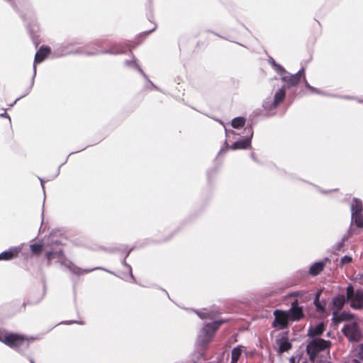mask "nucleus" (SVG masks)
Instances as JSON below:
<instances>
[{
  "instance_id": "37",
  "label": "nucleus",
  "mask_w": 363,
  "mask_h": 363,
  "mask_svg": "<svg viewBox=\"0 0 363 363\" xmlns=\"http://www.w3.org/2000/svg\"><path fill=\"white\" fill-rule=\"evenodd\" d=\"M344 244L339 241L337 244L333 245V249L334 252H337L342 250Z\"/></svg>"
},
{
  "instance_id": "19",
  "label": "nucleus",
  "mask_w": 363,
  "mask_h": 363,
  "mask_svg": "<svg viewBox=\"0 0 363 363\" xmlns=\"http://www.w3.org/2000/svg\"><path fill=\"white\" fill-rule=\"evenodd\" d=\"M325 330V325L323 323H319L315 327H310L308 330V335L311 337L321 335Z\"/></svg>"
},
{
  "instance_id": "46",
  "label": "nucleus",
  "mask_w": 363,
  "mask_h": 363,
  "mask_svg": "<svg viewBox=\"0 0 363 363\" xmlns=\"http://www.w3.org/2000/svg\"><path fill=\"white\" fill-rule=\"evenodd\" d=\"M305 86H306L308 89H309V90H311V89H313V86H311V85L309 84V83H308L306 79H305Z\"/></svg>"
},
{
  "instance_id": "38",
  "label": "nucleus",
  "mask_w": 363,
  "mask_h": 363,
  "mask_svg": "<svg viewBox=\"0 0 363 363\" xmlns=\"http://www.w3.org/2000/svg\"><path fill=\"white\" fill-rule=\"evenodd\" d=\"M8 332L0 328V342L4 343V338L6 337Z\"/></svg>"
},
{
  "instance_id": "59",
  "label": "nucleus",
  "mask_w": 363,
  "mask_h": 363,
  "mask_svg": "<svg viewBox=\"0 0 363 363\" xmlns=\"http://www.w3.org/2000/svg\"><path fill=\"white\" fill-rule=\"evenodd\" d=\"M302 363H308L306 361L303 362Z\"/></svg>"
},
{
  "instance_id": "48",
  "label": "nucleus",
  "mask_w": 363,
  "mask_h": 363,
  "mask_svg": "<svg viewBox=\"0 0 363 363\" xmlns=\"http://www.w3.org/2000/svg\"><path fill=\"white\" fill-rule=\"evenodd\" d=\"M290 363H298V362H296V358L294 357H292L289 359Z\"/></svg>"
},
{
  "instance_id": "35",
  "label": "nucleus",
  "mask_w": 363,
  "mask_h": 363,
  "mask_svg": "<svg viewBox=\"0 0 363 363\" xmlns=\"http://www.w3.org/2000/svg\"><path fill=\"white\" fill-rule=\"evenodd\" d=\"M133 249H134L133 247H130V248L126 247L124 250L121 251V257H125V259H126L129 256L130 252L133 250Z\"/></svg>"
},
{
  "instance_id": "21",
  "label": "nucleus",
  "mask_w": 363,
  "mask_h": 363,
  "mask_svg": "<svg viewBox=\"0 0 363 363\" xmlns=\"http://www.w3.org/2000/svg\"><path fill=\"white\" fill-rule=\"evenodd\" d=\"M125 65L128 67H131L137 69L141 75L145 78L147 79V75L144 72L140 65L137 63V60L135 57H133L130 60H125L124 62Z\"/></svg>"
},
{
  "instance_id": "13",
  "label": "nucleus",
  "mask_w": 363,
  "mask_h": 363,
  "mask_svg": "<svg viewBox=\"0 0 363 363\" xmlns=\"http://www.w3.org/2000/svg\"><path fill=\"white\" fill-rule=\"evenodd\" d=\"M298 74H291L289 72H286L283 74L281 77V81L284 83V85L280 88L283 89L284 94H286V89H290L291 87L296 86L299 83V80L296 77Z\"/></svg>"
},
{
  "instance_id": "1",
  "label": "nucleus",
  "mask_w": 363,
  "mask_h": 363,
  "mask_svg": "<svg viewBox=\"0 0 363 363\" xmlns=\"http://www.w3.org/2000/svg\"><path fill=\"white\" fill-rule=\"evenodd\" d=\"M79 43L75 40L64 43V47L67 50L66 54L70 55H97L103 54L119 55L125 52V48L123 43L109 45L106 40H97L94 43L85 46L78 47L76 49L68 50L69 47L78 45Z\"/></svg>"
},
{
  "instance_id": "31",
  "label": "nucleus",
  "mask_w": 363,
  "mask_h": 363,
  "mask_svg": "<svg viewBox=\"0 0 363 363\" xmlns=\"http://www.w3.org/2000/svg\"><path fill=\"white\" fill-rule=\"evenodd\" d=\"M346 291H347V294H346L345 297L347 298V300L349 301V300H350L352 296H353L354 293L355 292L356 290L354 289V287L352 284H349L346 288Z\"/></svg>"
},
{
  "instance_id": "14",
  "label": "nucleus",
  "mask_w": 363,
  "mask_h": 363,
  "mask_svg": "<svg viewBox=\"0 0 363 363\" xmlns=\"http://www.w3.org/2000/svg\"><path fill=\"white\" fill-rule=\"evenodd\" d=\"M349 301H350V306L353 309H363V289H356L353 296Z\"/></svg>"
},
{
  "instance_id": "51",
  "label": "nucleus",
  "mask_w": 363,
  "mask_h": 363,
  "mask_svg": "<svg viewBox=\"0 0 363 363\" xmlns=\"http://www.w3.org/2000/svg\"><path fill=\"white\" fill-rule=\"evenodd\" d=\"M39 179H40V182H41V186H42V188L43 189V191L45 192V187H44L43 180L41 178H39Z\"/></svg>"
},
{
  "instance_id": "30",
  "label": "nucleus",
  "mask_w": 363,
  "mask_h": 363,
  "mask_svg": "<svg viewBox=\"0 0 363 363\" xmlns=\"http://www.w3.org/2000/svg\"><path fill=\"white\" fill-rule=\"evenodd\" d=\"M26 345H19V346H17L16 350L17 352H18L19 353H21V354L23 355H26L27 354V352L29 349V347H30V343H29V341L26 339Z\"/></svg>"
},
{
  "instance_id": "25",
  "label": "nucleus",
  "mask_w": 363,
  "mask_h": 363,
  "mask_svg": "<svg viewBox=\"0 0 363 363\" xmlns=\"http://www.w3.org/2000/svg\"><path fill=\"white\" fill-rule=\"evenodd\" d=\"M245 118L244 117H236L232 120L231 125L234 128H240L245 125Z\"/></svg>"
},
{
  "instance_id": "34",
  "label": "nucleus",
  "mask_w": 363,
  "mask_h": 363,
  "mask_svg": "<svg viewBox=\"0 0 363 363\" xmlns=\"http://www.w3.org/2000/svg\"><path fill=\"white\" fill-rule=\"evenodd\" d=\"M149 11L147 13V19L150 21V22H153V20H154V13H153V9H152V4H150L149 6Z\"/></svg>"
},
{
  "instance_id": "41",
  "label": "nucleus",
  "mask_w": 363,
  "mask_h": 363,
  "mask_svg": "<svg viewBox=\"0 0 363 363\" xmlns=\"http://www.w3.org/2000/svg\"><path fill=\"white\" fill-rule=\"evenodd\" d=\"M295 74H298L296 77H298V79L300 81L301 77L304 75V70L303 69H299Z\"/></svg>"
},
{
  "instance_id": "2",
  "label": "nucleus",
  "mask_w": 363,
  "mask_h": 363,
  "mask_svg": "<svg viewBox=\"0 0 363 363\" xmlns=\"http://www.w3.org/2000/svg\"><path fill=\"white\" fill-rule=\"evenodd\" d=\"M45 257L47 259V265L50 266L52 258H57V262H59L61 265L65 267L68 269L72 273L80 275L83 273H89L92 271L96 269H101L108 272L112 274H115L113 272H111L108 269H106L103 267H94L92 269H82L80 267H77L74 264L71 260L67 259L64 253L63 250L61 247L52 248L51 250L47 251L45 253Z\"/></svg>"
},
{
  "instance_id": "43",
  "label": "nucleus",
  "mask_w": 363,
  "mask_h": 363,
  "mask_svg": "<svg viewBox=\"0 0 363 363\" xmlns=\"http://www.w3.org/2000/svg\"><path fill=\"white\" fill-rule=\"evenodd\" d=\"M62 323H65V324L77 323V324L82 325L83 322L82 321H76V320H67V321L63 322Z\"/></svg>"
},
{
  "instance_id": "12",
  "label": "nucleus",
  "mask_w": 363,
  "mask_h": 363,
  "mask_svg": "<svg viewBox=\"0 0 363 363\" xmlns=\"http://www.w3.org/2000/svg\"><path fill=\"white\" fill-rule=\"evenodd\" d=\"M291 321H299L304 317L303 309L297 300L291 303V308L286 311Z\"/></svg>"
},
{
  "instance_id": "11",
  "label": "nucleus",
  "mask_w": 363,
  "mask_h": 363,
  "mask_svg": "<svg viewBox=\"0 0 363 363\" xmlns=\"http://www.w3.org/2000/svg\"><path fill=\"white\" fill-rule=\"evenodd\" d=\"M273 314L274 315L273 327H279L280 329H285L288 327L290 320L286 311L277 309Z\"/></svg>"
},
{
  "instance_id": "52",
  "label": "nucleus",
  "mask_w": 363,
  "mask_h": 363,
  "mask_svg": "<svg viewBox=\"0 0 363 363\" xmlns=\"http://www.w3.org/2000/svg\"><path fill=\"white\" fill-rule=\"evenodd\" d=\"M341 98L345 99H353L352 97H350L349 96H341Z\"/></svg>"
},
{
  "instance_id": "3",
  "label": "nucleus",
  "mask_w": 363,
  "mask_h": 363,
  "mask_svg": "<svg viewBox=\"0 0 363 363\" xmlns=\"http://www.w3.org/2000/svg\"><path fill=\"white\" fill-rule=\"evenodd\" d=\"M9 2L13 9L16 11L20 13V16L21 18L24 21L25 26L27 28L28 31L29 32L31 38L35 42V33L38 30V26L35 22V13L32 9H26V11H18V7L13 0H6Z\"/></svg>"
},
{
  "instance_id": "29",
  "label": "nucleus",
  "mask_w": 363,
  "mask_h": 363,
  "mask_svg": "<svg viewBox=\"0 0 363 363\" xmlns=\"http://www.w3.org/2000/svg\"><path fill=\"white\" fill-rule=\"evenodd\" d=\"M126 259H125V257H122L121 259V264L127 268L128 271V273H129V275H130V278L131 279V281L133 282H134L135 281V279L133 274V271H132V267L131 266L128 264L125 261Z\"/></svg>"
},
{
  "instance_id": "9",
  "label": "nucleus",
  "mask_w": 363,
  "mask_h": 363,
  "mask_svg": "<svg viewBox=\"0 0 363 363\" xmlns=\"http://www.w3.org/2000/svg\"><path fill=\"white\" fill-rule=\"evenodd\" d=\"M342 333L350 342H359L361 340V330L357 323L345 324L342 328Z\"/></svg>"
},
{
  "instance_id": "8",
  "label": "nucleus",
  "mask_w": 363,
  "mask_h": 363,
  "mask_svg": "<svg viewBox=\"0 0 363 363\" xmlns=\"http://www.w3.org/2000/svg\"><path fill=\"white\" fill-rule=\"evenodd\" d=\"M50 49L49 48H45L44 46H42L36 52L35 57H34L33 65V77L31 79V82H30V86L28 88L27 91L23 95L19 96L14 101L13 104L16 103L17 101H18L19 99L26 96L27 94H28L30 93V91L32 89V87L34 84L35 77L36 76V64L42 62L45 59V57L48 56V55L50 53Z\"/></svg>"
},
{
  "instance_id": "7",
  "label": "nucleus",
  "mask_w": 363,
  "mask_h": 363,
  "mask_svg": "<svg viewBox=\"0 0 363 363\" xmlns=\"http://www.w3.org/2000/svg\"><path fill=\"white\" fill-rule=\"evenodd\" d=\"M284 99L285 94L283 89H279L276 91L273 98L267 97L262 103V108L265 111L264 116L267 117L274 116L275 114L274 111Z\"/></svg>"
},
{
  "instance_id": "40",
  "label": "nucleus",
  "mask_w": 363,
  "mask_h": 363,
  "mask_svg": "<svg viewBox=\"0 0 363 363\" xmlns=\"http://www.w3.org/2000/svg\"><path fill=\"white\" fill-rule=\"evenodd\" d=\"M355 281L363 285V274H358L355 277Z\"/></svg>"
},
{
  "instance_id": "27",
  "label": "nucleus",
  "mask_w": 363,
  "mask_h": 363,
  "mask_svg": "<svg viewBox=\"0 0 363 363\" xmlns=\"http://www.w3.org/2000/svg\"><path fill=\"white\" fill-rule=\"evenodd\" d=\"M194 312L198 315V316L201 319H213V313L206 309H204L203 311H194Z\"/></svg>"
},
{
  "instance_id": "54",
  "label": "nucleus",
  "mask_w": 363,
  "mask_h": 363,
  "mask_svg": "<svg viewBox=\"0 0 363 363\" xmlns=\"http://www.w3.org/2000/svg\"><path fill=\"white\" fill-rule=\"evenodd\" d=\"M28 360H29V362H30V363H35V362H34L33 359V358H31L30 357H28Z\"/></svg>"
},
{
  "instance_id": "49",
  "label": "nucleus",
  "mask_w": 363,
  "mask_h": 363,
  "mask_svg": "<svg viewBox=\"0 0 363 363\" xmlns=\"http://www.w3.org/2000/svg\"><path fill=\"white\" fill-rule=\"evenodd\" d=\"M0 116L1 117L8 118L9 119V121H11V118H10L9 116L6 112H4V113L1 114Z\"/></svg>"
},
{
  "instance_id": "57",
  "label": "nucleus",
  "mask_w": 363,
  "mask_h": 363,
  "mask_svg": "<svg viewBox=\"0 0 363 363\" xmlns=\"http://www.w3.org/2000/svg\"><path fill=\"white\" fill-rule=\"evenodd\" d=\"M68 157H69V155H67V159H66L65 162H64L65 163L67 162V160Z\"/></svg>"
},
{
  "instance_id": "32",
  "label": "nucleus",
  "mask_w": 363,
  "mask_h": 363,
  "mask_svg": "<svg viewBox=\"0 0 363 363\" xmlns=\"http://www.w3.org/2000/svg\"><path fill=\"white\" fill-rule=\"evenodd\" d=\"M274 69L280 74L281 77L283 76V74H286L287 71L284 69V67H282L281 65L277 63L274 67Z\"/></svg>"
},
{
  "instance_id": "23",
  "label": "nucleus",
  "mask_w": 363,
  "mask_h": 363,
  "mask_svg": "<svg viewBox=\"0 0 363 363\" xmlns=\"http://www.w3.org/2000/svg\"><path fill=\"white\" fill-rule=\"evenodd\" d=\"M350 208L352 214L361 213L362 211V201L359 199L354 198Z\"/></svg>"
},
{
  "instance_id": "36",
  "label": "nucleus",
  "mask_w": 363,
  "mask_h": 363,
  "mask_svg": "<svg viewBox=\"0 0 363 363\" xmlns=\"http://www.w3.org/2000/svg\"><path fill=\"white\" fill-rule=\"evenodd\" d=\"M352 261V257L349 255H345L341 258L340 262L342 265L350 263Z\"/></svg>"
},
{
  "instance_id": "5",
  "label": "nucleus",
  "mask_w": 363,
  "mask_h": 363,
  "mask_svg": "<svg viewBox=\"0 0 363 363\" xmlns=\"http://www.w3.org/2000/svg\"><path fill=\"white\" fill-rule=\"evenodd\" d=\"M331 345L330 340H326L322 338L313 339L306 345V353L309 356V360L315 363L317 355L319 352L328 349Z\"/></svg>"
},
{
  "instance_id": "53",
  "label": "nucleus",
  "mask_w": 363,
  "mask_h": 363,
  "mask_svg": "<svg viewBox=\"0 0 363 363\" xmlns=\"http://www.w3.org/2000/svg\"><path fill=\"white\" fill-rule=\"evenodd\" d=\"M156 28H157V25H155L154 28H153L152 29H151L150 30H149V31L147 32V33H148V34H149V33H151L152 32H153L154 30H155Z\"/></svg>"
},
{
  "instance_id": "16",
  "label": "nucleus",
  "mask_w": 363,
  "mask_h": 363,
  "mask_svg": "<svg viewBox=\"0 0 363 363\" xmlns=\"http://www.w3.org/2000/svg\"><path fill=\"white\" fill-rule=\"evenodd\" d=\"M330 261L328 257H325L323 260L313 263L309 268V274L313 277L318 275Z\"/></svg>"
},
{
  "instance_id": "24",
  "label": "nucleus",
  "mask_w": 363,
  "mask_h": 363,
  "mask_svg": "<svg viewBox=\"0 0 363 363\" xmlns=\"http://www.w3.org/2000/svg\"><path fill=\"white\" fill-rule=\"evenodd\" d=\"M354 224L357 228L363 227V216L361 213H351V225Z\"/></svg>"
},
{
  "instance_id": "20",
  "label": "nucleus",
  "mask_w": 363,
  "mask_h": 363,
  "mask_svg": "<svg viewBox=\"0 0 363 363\" xmlns=\"http://www.w3.org/2000/svg\"><path fill=\"white\" fill-rule=\"evenodd\" d=\"M346 301H348L345 295L338 294L333 298L332 303L334 308H335L337 311H339L343 307Z\"/></svg>"
},
{
  "instance_id": "42",
  "label": "nucleus",
  "mask_w": 363,
  "mask_h": 363,
  "mask_svg": "<svg viewBox=\"0 0 363 363\" xmlns=\"http://www.w3.org/2000/svg\"><path fill=\"white\" fill-rule=\"evenodd\" d=\"M359 357L360 359L363 360V344L360 345L359 346Z\"/></svg>"
},
{
  "instance_id": "39",
  "label": "nucleus",
  "mask_w": 363,
  "mask_h": 363,
  "mask_svg": "<svg viewBox=\"0 0 363 363\" xmlns=\"http://www.w3.org/2000/svg\"><path fill=\"white\" fill-rule=\"evenodd\" d=\"M352 229L350 228V230H348V234L346 235H344L340 242H341L342 243H343L345 245V242L348 240V238L352 235Z\"/></svg>"
},
{
  "instance_id": "26",
  "label": "nucleus",
  "mask_w": 363,
  "mask_h": 363,
  "mask_svg": "<svg viewBox=\"0 0 363 363\" xmlns=\"http://www.w3.org/2000/svg\"><path fill=\"white\" fill-rule=\"evenodd\" d=\"M43 247L41 243H33L30 245V251L34 255H39L43 252Z\"/></svg>"
},
{
  "instance_id": "10",
  "label": "nucleus",
  "mask_w": 363,
  "mask_h": 363,
  "mask_svg": "<svg viewBox=\"0 0 363 363\" xmlns=\"http://www.w3.org/2000/svg\"><path fill=\"white\" fill-rule=\"evenodd\" d=\"M6 345L13 349H16L17 346L26 345V338L23 335H21L16 333H8L6 337L4 338V343Z\"/></svg>"
},
{
  "instance_id": "28",
  "label": "nucleus",
  "mask_w": 363,
  "mask_h": 363,
  "mask_svg": "<svg viewBox=\"0 0 363 363\" xmlns=\"http://www.w3.org/2000/svg\"><path fill=\"white\" fill-rule=\"evenodd\" d=\"M320 293H317L313 300V303L315 306V309L318 312H324L325 306L322 305L319 299Z\"/></svg>"
},
{
  "instance_id": "55",
  "label": "nucleus",
  "mask_w": 363,
  "mask_h": 363,
  "mask_svg": "<svg viewBox=\"0 0 363 363\" xmlns=\"http://www.w3.org/2000/svg\"><path fill=\"white\" fill-rule=\"evenodd\" d=\"M58 245H61V242H56V246H58Z\"/></svg>"
},
{
  "instance_id": "18",
  "label": "nucleus",
  "mask_w": 363,
  "mask_h": 363,
  "mask_svg": "<svg viewBox=\"0 0 363 363\" xmlns=\"http://www.w3.org/2000/svg\"><path fill=\"white\" fill-rule=\"evenodd\" d=\"M352 317V315L346 311H342L340 314H336L334 312L332 320L335 325H337L342 321H347L350 320Z\"/></svg>"
},
{
  "instance_id": "58",
  "label": "nucleus",
  "mask_w": 363,
  "mask_h": 363,
  "mask_svg": "<svg viewBox=\"0 0 363 363\" xmlns=\"http://www.w3.org/2000/svg\"><path fill=\"white\" fill-rule=\"evenodd\" d=\"M359 102H363V100H359Z\"/></svg>"
},
{
  "instance_id": "33",
  "label": "nucleus",
  "mask_w": 363,
  "mask_h": 363,
  "mask_svg": "<svg viewBox=\"0 0 363 363\" xmlns=\"http://www.w3.org/2000/svg\"><path fill=\"white\" fill-rule=\"evenodd\" d=\"M312 93H315V94H321V95H325V96H330V97H334V96H336L334 94H326V93H324L322 91L319 90L318 89L315 88V87H313V89H311L310 90Z\"/></svg>"
},
{
  "instance_id": "50",
  "label": "nucleus",
  "mask_w": 363,
  "mask_h": 363,
  "mask_svg": "<svg viewBox=\"0 0 363 363\" xmlns=\"http://www.w3.org/2000/svg\"><path fill=\"white\" fill-rule=\"evenodd\" d=\"M64 164H65V162L62 163V164L59 166V167H58V169H57V174H56V175L55 176V177L59 174L60 167H61Z\"/></svg>"
},
{
  "instance_id": "56",
  "label": "nucleus",
  "mask_w": 363,
  "mask_h": 363,
  "mask_svg": "<svg viewBox=\"0 0 363 363\" xmlns=\"http://www.w3.org/2000/svg\"><path fill=\"white\" fill-rule=\"evenodd\" d=\"M211 171H209V172H208V178H209V177H210V174H211Z\"/></svg>"
},
{
  "instance_id": "22",
  "label": "nucleus",
  "mask_w": 363,
  "mask_h": 363,
  "mask_svg": "<svg viewBox=\"0 0 363 363\" xmlns=\"http://www.w3.org/2000/svg\"><path fill=\"white\" fill-rule=\"evenodd\" d=\"M242 348H243V347L242 345H238L232 350L230 363H238V362L242 354Z\"/></svg>"
},
{
  "instance_id": "4",
  "label": "nucleus",
  "mask_w": 363,
  "mask_h": 363,
  "mask_svg": "<svg viewBox=\"0 0 363 363\" xmlns=\"http://www.w3.org/2000/svg\"><path fill=\"white\" fill-rule=\"evenodd\" d=\"M245 132L246 133V136L245 138H242L235 141L233 143V145L229 147L227 142H225L223 146L220 148V151L218 153V157L220 155L226 152L229 148L231 150H246L251 147V140L253 135V130L251 126L246 127L245 128Z\"/></svg>"
},
{
  "instance_id": "44",
  "label": "nucleus",
  "mask_w": 363,
  "mask_h": 363,
  "mask_svg": "<svg viewBox=\"0 0 363 363\" xmlns=\"http://www.w3.org/2000/svg\"><path fill=\"white\" fill-rule=\"evenodd\" d=\"M145 79L150 84V86H151L152 88L159 89V88L155 84H154V83L148 77H147V79Z\"/></svg>"
},
{
  "instance_id": "15",
  "label": "nucleus",
  "mask_w": 363,
  "mask_h": 363,
  "mask_svg": "<svg viewBox=\"0 0 363 363\" xmlns=\"http://www.w3.org/2000/svg\"><path fill=\"white\" fill-rule=\"evenodd\" d=\"M21 250V248L20 247H13L8 250L3 251L0 253V261H9L17 257Z\"/></svg>"
},
{
  "instance_id": "47",
  "label": "nucleus",
  "mask_w": 363,
  "mask_h": 363,
  "mask_svg": "<svg viewBox=\"0 0 363 363\" xmlns=\"http://www.w3.org/2000/svg\"><path fill=\"white\" fill-rule=\"evenodd\" d=\"M250 156H251V158L255 161V162H257V157L255 156V154L254 152H251L250 154Z\"/></svg>"
},
{
  "instance_id": "6",
  "label": "nucleus",
  "mask_w": 363,
  "mask_h": 363,
  "mask_svg": "<svg viewBox=\"0 0 363 363\" xmlns=\"http://www.w3.org/2000/svg\"><path fill=\"white\" fill-rule=\"evenodd\" d=\"M224 322V320H219L205 324L199 333L198 342L202 346H206L211 342L216 331Z\"/></svg>"
},
{
  "instance_id": "45",
  "label": "nucleus",
  "mask_w": 363,
  "mask_h": 363,
  "mask_svg": "<svg viewBox=\"0 0 363 363\" xmlns=\"http://www.w3.org/2000/svg\"><path fill=\"white\" fill-rule=\"evenodd\" d=\"M268 62L272 67L277 64L276 61L272 57H269Z\"/></svg>"
},
{
  "instance_id": "17",
  "label": "nucleus",
  "mask_w": 363,
  "mask_h": 363,
  "mask_svg": "<svg viewBox=\"0 0 363 363\" xmlns=\"http://www.w3.org/2000/svg\"><path fill=\"white\" fill-rule=\"evenodd\" d=\"M277 342L279 345V350L281 352H286L289 350L292 345L289 341L287 335H284L281 338L277 340Z\"/></svg>"
}]
</instances>
